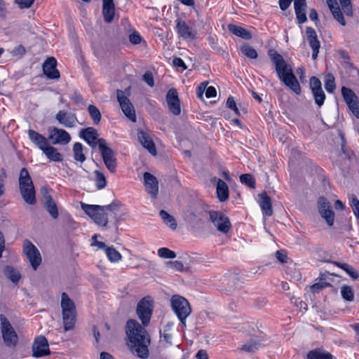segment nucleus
I'll use <instances>...</instances> for the list:
<instances>
[{
  "label": "nucleus",
  "instance_id": "37998d69",
  "mask_svg": "<svg viewBox=\"0 0 359 359\" xmlns=\"http://www.w3.org/2000/svg\"><path fill=\"white\" fill-rule=\"evenodd\" d=\"M240 181L242 184L250 188H254L255 186V180L250 174H243L240 176Z\"/></svg>",
  "mask_w": 359,
  "mask_h": 359
},
{
  "label": "nucleus",
  "instance_id": "09e8293b",
  "mask_svg": "<svg viewBox=\"0 0 359 359\" xmlns=\"http://www.w3.org/2000/svg\"><path fill=\"white\" fill-rule=\"evenodd\" d=\"M341 9L347 16L353 15L352 6L351 0H339Z\"/></svg>",
  "mask_w": 359,
  "mask_h": 359
},
{
  "label": "nucleus",
  "instance_id": "a211bd4d",
  "mask_svg": "<svg viewBox=\"0 0 359 359\" xmlns=\"http://www.w3.org/2000/svg\"><path fill=\"white\" fill-rule=\"evenodd\" d=\"M57 61L55 58L48 57L43 65V73L47 77L51 79H56L60 77V72L56 69Z\"/></svg>",
  "mask_w": 359,
  "mask_h": 359
},
{
  "label": "nucleus",
  "instance_id": "5701e85b",
  "mask_svg": "<svg viewBox=\"0 0 359 359\" xmlns=\"http://www.w3.org/2000/svg\"><path fill=\"white\" fill-rule=\"evenodd\" d=\"M306 8V0H294V8L297 17V20L299 24L304 23L307 20Z\"/></svg>",
  "mask_w": 359,
  "mask_h": 359
},
{
  "label": "nucleus",
  "instance_id": "69168bd1",
  "mask_svg": "<svg viewBox=\"0 0 359 359\" xmlns=\"http://www.w3.org/2000/svg\"><path fill=\"white\" fill-rule=\"evenodd\" d=\"M34 0H15V3L20 8H28L31 7Z\"/></svg>",
  "mask_w": 359,
  "mask_h": 359
},
{
  "label": "nucleus",
  "instance_id": "7ed1b4c3",
  "mask_svg": "<svg viewBox=\"0 0 359 359\" xmlns=\"http://www.w3.org/2000/svg\"><path fill=\"white\" fill-rule=\"evenodd\" d=\"M60 306L65 330H73L76 322V309L73 300L65 292L62 293Z\"/></svg>",
  "mask_w": 359,
  "mask_h": 359
},
{
  "label": "nucleus",
  "instance_id": "0eeeda50",
  "mask_svg": "<svg viewBox=\"0 0 359 359\" xmlns=\"http://www.w3.org/2000/svg\"><path fill=\"white\" fill-rule=\"evenodd\" d=\"M209 221L214 227L222 233H227L231 228V224L226 214L221 210H208Z\"/></svg>",
  "mask_w": 359,
  "mask_h": 359
},
{
  "label": "nucleus",
  "instance_id": "412c9836",
  "mask_svg": "<svg viewBox=\"0 0 359 359\" xmlns=\"http://www.w3.org/2000/svg\"><path fill=\"white\" fill-rule=\"evenodd\" d=\"M97 131L92 127L82 129L80 132V137L83 139L91 147H96L97 143Z\"/></svg>",
  "mask_w": 359,
  "mask_h": 359
},
{
  "label": "nucleus",
  "instance_id": "bb28decb",
  "mask_svg": "<svg viewBox=\"0 0 359 359\" xmlns=\"http://www.w3.org/2000/svg\"><path fill=\"white\" fill-rule=\"evenodd\" d=\"M228 29L231 33L242 39H252V36L250 32L236 25L229 24L228 25Z\"/></svg>",
  "mask_w": 359,
  "mask_h": 359
},
{
  "label": "nucleus",
  "instance_id": "a18cd8bd",
  "mask_svg": "<svg viewBox=\"0 0 359 359\" xmlns=\"http://www.w3.org/2000/svg\"><path fill=\"white\" fill-rule=\"evenodd\" d=\"M334 18L339 22L340 25L342 26H345L346 22L344 18L343 13L341 12V9L339 6L335 7L334 9L330 11Z\"/></svg>",
  "mask_w": 359,
  "mask_h": 359
},
{
  "label": "nucleus",
  "instance_id": "4be33fe9",
  "mask_svg": "<svg viewBox=\"0 0 359 359\" xmlns=\"http://www.w3.org/2000/svg\"><path fill=\"white\" fill-rule=\"evenodd\" d=\"M145 188L152 196H156L158 192V182L156 177L149 172L144 173Z\"/></svg>",
  "mask_w": 359,
  "mask_h": 359
},
{
  "label": "nucleus",
  "instance_id": "c85d7f7f",
  "mask_svg": "<svg viewBox=\"0 0 359 359\" xmlns=\"http://www.w3.org/2000/svg\"><path fill=\"white\" fill-rule=\"evenodd\" d=\"M217 194L220 201H224L229 196V188L222 180H218L217 183Z\"/></svg>",
  "mask_w": 359,
  "mask_h": 359
},
{
  "label": "nucleus",
  "instance_id": "3c124183",
  "mask_svg": "<svg viewBox=\"0 0 359 359\" xmlns=\"http://www.w3.org/2000/svg\"><path fill=\"white\" fill-rule=\"evenodd\" d=\"M318 202H341L337 197L330 192L325 193V195L319 197Z\"/></svg>",
  "mask_w": 359,
  "mask_h": 359
},
{
  "label": "nucleus",
  "instance_id": "f03ea898",
  "mask_svg": "<svg viewBox=\"0 0 359 359\" xmlns=\"http://www.w3.org/2000/svg\"><path fill=\"white\" fill-rule=\"evenodd\" d=\"M268 55L275 66L276 72L280 81L295 94H301L299 83L293 74L292 67L287 64L283 57L273 49L269 50Z\"/></svg>",
  "mask_w": 359,
  "mask_h": 359
},
{
  "label": "nucleus",
  "instance_id": "f8f14e48",
  "mask_svg": "<svg viewBox=\"0 0 359 359\" xmlns=\"http://www.w3.org/2000/svg\"><path fill=\"white\" fill-rule=\"evenodd\" d=\"M48 140L54 145H65L71 141L70 135L63 129L52 126L48 128Z\"/></svg>",
  "mask_w": 359,
  "mask_h": 359
},
{
  "label": "nucleus",
  "instance_id": "393cba45",
  "mask_svg": "<svg viewBox=\"0 0 359 359\" xmlns=\"http://www.w3.org/2000/svg\"><path fill=\"white\" fill-rule=\"evenodd\" d=\"M28 135L32 142L36 145L41 151H43L49 144L48 137L46 138L42 135L33 130H28Z\"/></svg>",
  "mask_w": 359,
  "mask_h": 359
},
{
  "label": "nucleus",
  "instance_id": "58836bf2",
  "mask_svg": "<svg viewBox=\"0 0 359 359\" xmlns=\"http://www.w3.org/2000/svg\"><path fill=\"white\" fill-rule=\"evenodd\" d=\"M94 180L98 189H103L107 185V180L104 174L99 170L94 171Z\"/></svg>",
  "mask_w": 359,
  "mask_h": 359
},
{
  "label": "nucleus",
  "instance_id": "a19ab883",
  "mask_svg": "<svg viewBox=\"0 0 359 359\" xmlns=\"http://www.w3.org/2000/svg\"><path fill=\"white\" fill-rule=\"evenodd\" d=\"M261 343L259 341L250 340L241 348V350L246 352H254L259 348Z\"/></svg>",
  "mask_w": 359,
  "mask_h": 359
},
{
  "label": "nucleus",
  "instance_id": "cd10ccee",
  "mask_svg": "<svg viewBox=\"0 0 359 359\" xmlns=\"http://www.w3.org/2000/svg\"><path fill=\"white\" fill-rule=\"evenodd\" d=\"M46 156L54 162H61L63 160L62 155L57 151V149L48 144L43 151Z\"/></svg>",
  "mask_w": 359,
  "mask_h": 359
},
{
  "label": "nucleus",
  "instance_id": "c9c22d12",
  "mask_svg": "<svg viewBox=\"0 0 359 359\" xmlns=\"http://www.w3.org/2000/svg\"><path fill=\"white\" fill-rule=\"evenodd\" d=\"M173 325V323L168 322L164 325L163 330L160 331L161 337H162L163 340L168 344H171L172 335L170 332L172 330Z\"/></svg>",
  "mask_w": 359,
  "mask_h": 359
},
{
  "label": "nucleus",
  "instance_id": "13d9d810",
  "mask_svg": "<svg viewBox=\"0 0 359 359\" xmlns=\"http://www.w3.org/2000/svg\"><path fill=\"white\" fill-rule=\"evenodd\" d=\"M226 107L232 109L236 115H240L239 109L237 107L236 102L232 96H230L227 98Z\"/></svg>",
  "mask_w": 359,
  "mask_h": 359
},
{
  "label": "nucleus",
  "instance_id": "b1692460",
  "mask_svg": "<svg viewBox=\"0 0 359 359\" xmlns=\"http://www.w3.org/2000/svg\"><path fill=\"white\" fill-rule=\"evenodd\" d=\"M177 23V31L179 35L183 39H194L196 37L195 34L192 32L190 27L182 20L181 18L176 20Z\"/></svg>",
  "mask_w": 359,
  "mask_h": 359
},
{
  "label": "nucleus",
  "instance_id": "0e129e2a",
  "mask_svg": "<svg viewBox=\"0 0 359 359\" xmlns=\"http://www.w3.org/2000/svg\"><path fill=\"white\" fill-rule=\"evenodd\" d=\"M129 40L133 44H139L142 41V37L137 32H134L129 35Z\"/></svg>",
  "mask_w": 359,
  "mask_h": 359
},
{
  "label": "nucleus",
  "instance_id": "f257e3e1",
  "mask_svg": "<svg viewBox=\"0 0 359 359\" xmlns=\"http://www.w3.org/2000/svg\"><path fill=\"white\" fill-rule=\"evenodd\" d=\"M126 329L128 338V345L131 351L141 358H147L150 337L144 327L135 320H130L127 322Z\"/></svg>",
  "mask_w": 359,
  "mask_h": 359
},
{
  "label": "nucleus",
  "instance_id": "603ef678",
  "mask_svg": "<svg viewBox=\"0 0 359 359\" xmlns=\"http://www.w3.org/2000/svg\"><path fill=\"white\" fill-rule=\"evenodd\" d=\"M45 209L53 219L57 218L58 208L56 203H45Z\"/></svg>",
  "mask_w": 359,
  "mask_h": 359
},
{
  "label": "nucleus",
  "instance_id": "bf43d9fd",
  "mask_svg": "<svg viewBox=\"0 0 359 359\" xmlns=\"http://www.w3.org/2000/svg\"><path fill=\"white\" fill-rule=\"evenodd\" d=\"M261 209L264 217H270L273 214L271 203H261Z\"/></svg>",
  "mask_w": 359,
  "mask_h": 359
},
{
  "label": "nucleus",
  "instance_id": "dca6fc26",
  "mask_svg": "<svg viewBox=\"0 0 359 359\" xmlns=\"http://www.w3.org/2000/svg\"><path fill=\"white\" fill-rule=\"evenodd\" d=\"M306 34L309 46L312 49V58L316 60L318 57L320 46V43L318 39L316 32L313 28L307 27Z\"/></svg>",
  "mask_w": 359,
  "mask_h": 359
},
{
  "label": "nucleus",
  "instance_id": "ddd939ff",
  "mask_svg": "<svg viewBox=\"0 0 359 359\" xmlns=\"http://www.w3.org/2000/svg\"><path fill=\"white\" fill-rule=\"evenodd\" d=\"M24 252L32 267L36 270L41 262L39 251L30 241H27L24 243Z\"/></svg>",
  "mask_w": 359,
  "mask_h": 359
},
{
  "label": "nucleus",
  "instance_id": "9b49d317",
  "mask_svg": "<svg viewBox=\"0 0 359 359\" xmlns=\"http://www.w3.org/2000/svg\"><path fill=\"white\" fill-rule=\"evenodd\" d=\"M116 94L117 100L123 113L132 122H136L135 111L130 100L124 95L123 91L121 90H118Z\"/></svg>",
  "mask_w": 359,
  "mask_h": 359
},
{
  "label": "nucleus",
  "instance_id": "2eb2a0df",
  "mask_svg": "<svg viewBox=\"0 0 359 359\" xmlns=\"http://www.w3.org/2000/svg\"><path fill=\"white\" fill-rule=\"evenodd\" d=\"M33 356L41 358L50 354L49 346L45 337H37L32 346Z\"/></svg>",
  "mask_w": 359,
  "mask_h": 359
},
{
  "label": "nucleus",
  "instance_id": "e2e57ef3",
  "mask_svg": "<svg viewBox=\"0 0 359 359\" xmlns=\"http://www.w3.org/2000/svg\"><path fill=\"white\" fill-rule=\"evenodd\" d=\"M142 79L149 86L153 87L154 86V77L151 72H146Z\"/></svg>",
  "mask_w": 359,
  "mask_h": 359
},
{
  "label": "nucleus",
  "instance_id": "6ab92c4d",
  "mask_svg": "<svg viewBox=\"0 0 359 359\" xmlns=\"http://www.w3.org/2000/svg\"><path fill=\"white\" fill-rule=\"evenodd\" d=\"M137 137L141 144L147 149L151 154L154 156L156 154L155 144L147 131L139 130L137 132Z\"/></svg>",
  "mask_w": 359,
  "mask_h": 359
},
{
  "label": "nucleus",
  "instance_id": "6e6552de",
  "mask_svg": "<svg viewBox=\"0 0 359 359\" xmlns=\"http://www.w3.org/2000/svg\"><path fill=\"white\" fill-rule=\"evenodd\" d=\"M99 149L102 158L107 167L111 172H115L116 170V159L113 150L106 145L105 140L100 138L97 140Z\"/></svg>",
  "mask_w": 359,
  "mask_h": 359
},
{
  "label": "nucleus",
  "instance_id": "f704fd0d",
  "mask_svg": "<svg viewBox=\"0 0 359 359\" xmlns=\"http://www.w3.org/2000/svg\"><path fill=\"white\" fill-rule=\"evenodd\" d=\"M83 145L80 142H76L74 144L73 151L74 159L81 163L86 161V156L83 152Z\"/></svg>",
  "mask_w": 359,
  "mask_h": 359
},
{
  "label": "nucleus",
  "instance_id": "9d476101",
  "mask_svg": "<svg viewBox=\"0 0 359 359\" xmlns=\"http://www.w3.org/2000/svg\"><path fill=\"white\" fill-rule=\"evenodd\" d=\"M1 334L5 344L8 346H15L18 343V335L10 322L4 315H0Z\"/></svg>",
  "mask_w": 359,
  "mask_h": 359
},
{
  "label": "nucleus",
  "instance_id": "1a4fd4ad",
  "mask_svg": "<svg viewBox=\"0 0 359 359\" xmlns=\"http://www.w3.org/2000/svg\"><path fill=\"white\" fill-rule=\"evenodd\" d=\"M136 312L143 326L147 327L149 324L153 312V302L149 297H144L139 302Z\"/></svg>",
  "mask_w": 359,
  "mask_h": 359
},
{
  "label": "nucleus",
  "instance_id": "8fccbe9b",
  "mask_svg": "<svg viewBox=\"0 0 359 359\" xmlns=\"http://www.w3.org/2000/svg\"><path fill=\"white\" fill-rule=\"evenodd\" d=\"M315 102L319 106H322L324 103L325 99V94L323 92V89H320L319 90H314L312 91Z\"/></svg>",
  "mask_w": 359,
  "mask_h": 359
},
{
  "label": "nucleus",
  "instance_id": "c756f323",
  "mask_svg": "<svg viewBox=\"0 0 359 359\" xmlns=\"http://www.w3.org/2000/svg\"><path fill=\"white\" fill-rule=\"evenodd\" d=\"M307 359H332V355L323 349H314L307 354Z\"/></svg>",
  "mask_w": 359,
  "mask_h": 359
},
{
  "label": "nucleus",
  "instance_id": "20e7f679",
  "mask_svg": "<svg viewBox=\"0 0 359 359\" xmlns=\"http://www.w3.org/2000/svg\"><path fill=\"white\" fill-rule=\"evenodd\" d=\"M82 210L94 222L101 226H106L108 223L107 211L112 210V205H99L81 203Z\"/></svg>",
  "mask_w": 359,
  "mask_h": 359
},
{
  "label": "nucleus",
  "instance_id": "ea45409f",
  "mask_svg": "<svg viewBox=\"0 0 359 359\" xmlns=\"http://www.w3.org/2000/svg\"><path fill=\"white\" fill-rule=\"evenodd\" d=\"M241 53L250 59H256L258 56L257 50L252 46L245 44L241 47Z\"/></svg>",
  "mask_w": 359,
  "mask_h": 359
},
{
  "label": "nucleus",
  "instance_id": "473e14b6",
  "mask_svg": "<svg viewBox=\"0 0 359 359\" xmlns=\"http://www.w3.org/2000/svg\"><path fill=\"white\" fill-rule=\"evenodd\" d=\"M205 90V96L208 98L214 97L217 95V90L215 87L213 86H209L206 88V86H203V83H202L197 89V96L199 98L203 97V92Z\"/></svg>",
  "mask_w": 359,
  "mask_h": 359
},
{
  "label": "nucleus",
  "instance_id": "5fc2aeb1",
  "mask_svg": "<svg viewBox=\"0 0 359 359\" xmlns=\"http://www.w3.org/2000/svg\"><path fill=\"white\" fill-rule=\"evenodd\" d=\"M349 110L351 111L353 115L359 118V101L358 100L353 102L352 103L347 104Z\"/></svg>",
  "mask_w": 359,
  "mask_h": 359
},
{
  "label": "nucleus",
  "instance_id": "7c9ffc66",
  "mask_svg": "<svg viewBox=\"0 0 359 359\" xmlns=\"http://www.w3.org/2000/svg\"><path fill=\"white\" fill-rule=\"evenodd\" d=\"M4 273L5 276L13 283H18L21 278L20 272L12 266H6L4 269Z\"/></svg>",
  "mask_w": 359,
  "mask_h": 359
},
{
  "label": "nucleus",
  "instance_id": "a878e982",
  "mask_svg": "<svg viewBox=\"0 0 359 359\" xmlns=\"http://www.w3.org/2000/svg\"><path fill=\"white\" fill-rule=\"evenodd\" d=\"M102 13L107 23L113 21L115 15V6L113 0H103Z\"/></svg>",
  "mask_w": 359,
  "mask_h": 359
},
{
  "label": "nucleus",
  "instance_id": "680f3d73",
  "mask_svg": "<svg viewBox=\"0 0 359 359\" xmlns=\"http://www.w3.org/2000/svg\"><path fill=\"white\" fill-rule=\"evenodd\" d=\"M166 266L176 270L178 271H181L184 269V265L180 261H174V262H167L165 263Z\"/></svg>",
  "mask_w": 359,
  "mask_h": 359
},
{
  "label": "nucleus",
  "instance_id": "79ce46f5",
  "mask_svg": "<svg viewBox=\"0 0 359 359\" xmlns=\"http://www.w3.org/2000/svg\"><path fill=\"white\" fill-rule=\"evenodd\" d=\"M341 294L342 298L348 302H353L354 299V294L351 286L343 285L341 287Z\"/></svg>",
  "mask_w": 359,
  "mask_h": 359
},
{
  "label": "nucleus",
  "instance_id": "864d4df0",
  "mask_svg": "<svg viewBox=\"0 0 359 359\" xmlns=\"http://www.w3.org/2000/svg\"><path fill=\"white\" fill-rule=\"evenodd\" d=\"M198 216V214L191 209L186 210L183 215L184 219L188 222H193Z\"/></svg>",
  "mask_w": 359,
  "mask_h": 359
},
{
  "label": "nucleus",
  "instance_id": "4c0bfd02",
  "mask_svg": "<svg viewBox=\"0 0 359 359\" xmlns=\"http://www.w3.org/2000/svg\"><path fill=\"white\" fill-rule=\"evenodd\" d=\"M105 254L109 260H110L112 262H118L122 258V256L120 254V252L112 247L106 248Z\"/></svg>",
  "mask_w": 359,
  "mask_h": 359
},
{
  "label": "nucleus",
  "instance_id": "774afa93",
  "mask_svg": "<svg viewBox=\"0 0 359 359\" xmlns=\"http://www.w3.org/2000/svg\"><path fill=\"white\" fill-rule=\"evenodd\" d=\"M345 271L353 279H358V273L350 265L348 269H346Z\"/></svg>",
  "mask_w": 359,
  "mask_h": 359
},
{
  "label": "nucleus",
  "instance_id": "4d7b16f0",
  "mask_svg": "<svg viewBox=\"0 0 359 359\" xmlns=\"http://www.w3.org/2000/svg\"><path fill=\"white\" fill-rule=\"evenodd\" d=\"M328 285H330L329 283H327L325 281L320 280L318 283H314L313 285H311V290L313 293H317L320 290H322L323 288H324Z\"/></svg>",
  "mask_w": 359,
  "mask_h": 359
},
{
  "label": "nucleus",
  "instance_id": "2f4dec72",
  "mask_svg": "<svg viewBox=\"0 0 359 359\" xmlns=\"http://www.w3.org/2000/svg\"><path fill=\"white\" fill-rule=\"evenodd\" d=\"M160 217L163 221L164 224L170 227L172 230H175L177 228V222L173 216L168 214L166 211L162 210L159 212Z\"/></svg>",
  "mask_w": 359,
  "mask_h": 359
},
{
  "label": "nucleus",
  "instance_id": "aec40b11",
  "mask_svg": "<svg viewBox=\"0 0 359 359\" xmlns=\"http://www.w3.org/2000/svg\"><path fill=\"white\" fill-rule=\"evenodd\" d=\"M318 212L321 217L325 219L329 226H332L334 222V212L330 203H319Z\"/></svg>",
  "mask_w": 359,
  "mask_h": 359
},
{
  "label": "nucleus",
  "instance_id": "4468645a",
  "mask_svg": "<svg viewBox=\"0 0 359 359\" xmlns=\"http://www.w3.org/2000/svg\"><path fill=\"white\" fill-rule=\"evenodd\" d=\"M166 102L169 111L175 116L181 113L180 100L175 88L170 89L166 94Z\"/></svg>",
  "mask_w": 359,
  "mask_h": 359
},
{
  "label": "nucleus",
  "instance_id": "052dcab7",
  "mask_svg": "<svg viewBox=\"0 0 359 359\" xmlns=\"http://www.w3.org/2000/svg\"><path fill=\"white\" fill-rule=\"evenodd\" d=\"M310 87L312 91L322 89L320 81L315 76L311 77L310 79Z\"/></svg>",
  "mask_w": 359,
  "mask_h": 359
},
{
  "label": "nucleus",
  "instance_id": "49530a36",
  "mask_svg": "<svg viewBox=\"0 0 359 359\" xmlns=\"http://www.w3.org/2000/svg\"><path fill=\"white\" fill-rule=\"evenodd\" d=\"M53 193V191L51 189L45 186L42 187L40 190V194L45 202H53V198H52Z\"/></svg>",
  "mask_w": 359,
  "mask_h": 359
},
{
  "label": "nucleus",
  "instance_id": "423d86ee",
  "mask_svg": "<svg viewBox=\"0 0 359 359\" xmlns=\"http://www.w3.org/2000/svg\"><path fill=\"white\" fill-rule=\"evenodd\" d=\"M170 304L183 327H186V319L191 313L189 302L182 296L175 294L171 297Z\"/></svg>",
  "mask_w": 359,
  "mask_h": 359
},
{
  "label": "nucleus",
  "instance_id": "6e6d98bb",
  "mask_svg": "<svg viewBox=\"0 0 359 359\" xmlns=\"http://www.w3.org/2000/svg\"><path fill=\"white\" fill-rule=\"evenodd\" d=\"M260 202H276V199L271 193L263 192L259 194Z\"/></svg>",
  "mask_w": 359,
  "mask_h": 359
},
{
  "label": "nucleus",
  "instance_id": "39448f33",
  "mask_svg": "<svg viewBox=\"0 0 359 359\" xmlns=\"http://www.w3.org/2000/svg\"><path fill=\"white\" fill-rule=\"evenodd\" d=\"M19 189L25 202H36L32 180L26 168H22L19 175Z\"/></svg>",
  "mask_w": 359,
  "mask_h": 359
},
{
  "label": "nucleus",
  "instance_id": "e433bc0d",
  "mask_svg": "<svg viewBox=\"0 0 359 359\" xmlns=\"http://www.w3.org/2000/svg\"><path fill=\"white\" fill-rule=\"evenodd\" d=\"M88 111L94 124L97 125L100 123L102 115L98 108L93 104H90L88 107Z\"/></svg>",
  "mask_w": 359,
  "mask_h": 359
},
{
  "label": "nucleus",
  "instance_id": "338daca9",
  "mask_svg": "<svg viewBox=\"0 0 359 359\" xmlns=\"http://www.w3.org/2000/svg\"><path fill=\"white\" fill-rule=\"evenodd\" d=\"M71 100H73L75 103L76 104H85V102L83 101V99L81 96V95H80L79 93H74L72 96H71Z\"/></svg>",
  "mask_w": 359,
  "mask_h": 359
},
{
  "label": "nucleus",
  "instance_id": "de8ad7c7",
  "mask_svg": "<svg viewBox=\"0 0 359 359\" xmlns=\"http://www.w3.org/2000/svg\"><path fill=\"white\" fill-rule=\"evenodd\" d=\"M334 78L332 74L326 76L325 88L328 93H332L335 89Z\"/></svg>",
  "mask_w": 359,
  "mask_h": 359
},
{
  "label": "nucleus",
  "instance_id": "f3484780",
  "mask_svg": "<svg viewBox=\"0 0 359 359\" xmlns=\"http://www.w3.org/2000/svg\"><path fill=\"white\" fill-rule=\"evenodd\" d=\"M56 120L66 128L75 127L78 122L76 114L60 110L55 116Z\"/></svg>",
  "mask_w": 359,
  "mask_h": 359
},
{
  "label": "nucleus",
  "instance_id": "c03bdc74",
  "mask_svg": "<svg viewBox=\"0 0 359 359\" xmlns=\"http://www.w3.org/2000/svg\"><path fill=\"white\" fill-rule=\"evenodd\" d=\"M158 255L163 259H174L176 253L167 248H161L158 250Z\"/></svg>",
  "mask_w": 359,
  "mask_h": 359
},
{
  "label": "nucleus",
  "instance_id": "72a5a7b5",
  "mask_svg": "<svg viewBox=\"0 0 359 359\" xmlns=\"http://www.w3.org/2000/svg\"><path fill=\"white\" fill-rule=\"evenodd\" d=\"M341 94L346 104L354 102L358 100L355 93L351 88L342 87Z\"/></svg>",
  "mask_w": 359,
  "mask_h": 359
}]
</instances>
